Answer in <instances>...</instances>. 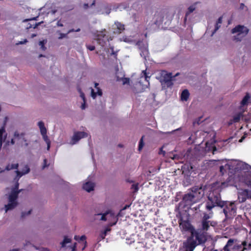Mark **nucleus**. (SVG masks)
<instances>
[{"mask_svg": "<svg viewBox=\"0 0 251 251\" xmlns=\"http://www.w3.org/2000/svg\"><path fill=\"white\" fill-rule=\"evenodd\" d=\"M177 212L176 217L178 219L180 228L182 231H188L191 234L187 242L184 243L185 251H193L197 246V241L199 244L202 243L200 238L201 235L195 231L191 224L189 221L190 216L187 210H181Z\"/></svg>", "mask_w": 251, "mask_h": 251, "instance_id": "nucleus-1", "label": "nucleus"}, {"mask_svg": "<svg viewBox=\"0 0 251 251\" xmlns=\"http://www.w3.org/2000/svg\"><path fill=\"white\" fill-rule=\"evenodd\" d=\"M203 190L201 187L195 186L193 187L190 193L183 196L178 207L176 208V211H179L185 208L189 209L191 205L199 201L203 197Z\"/></svg>", "mask_w": 251, "mask_h": 251, "instance_id": "nucleus-2", "label": "nucleus"}, {"mask_svg": "<svg viewBox=\"0 0 251 251\" xmlns=\"http://www.w3.org/2000/svg\"><path fill=\"white\" fill-rule=\"evenodd\" d=\"M208 199L209 201L205 203H202L196 208V210H199V211H202L203 208H205L207 211H212V209L216 206L221 207L224 203L225 201H221L220 194L217 191H214L209 193L208 196Z\"/></svg>", "mask_w": 251, "mask_h": 251, "instance_id": "nucleus-3", "label": "nucleus"}, {"mask_svg": "<svg viewBox=\"0 0 251 251\" xmlns=\"http://www.w3.org/2000/svg\"><path fill=\"white\" fill-rule=\"evenodd\" d=\"M221 207L223 208L225 220H231L236 216L237 213V202L236 201H225Z\"/></svg>", "mask_w": 251, "mask_h": 251, "instance_id": "nucleus-4", "label": "nucleus"}, {"mask_svg": "<svg viewBox=\"0 0 251 251\" xmlns=\"http://www.w3.org/2000/svg\"><path fill=\"white\" fill-rule=\"evenodd\" d=\"M156 78L161 83L162 88L166 89L173 85V75L172 73H168L165 70L160 71Z\"/></svg>", "mask_w": 251, "mask_h": 251, "instance_id": "nucleus-5", "label": "nucleus"}, {"mask_svg": "<svg viewBox=\"0 0 251 251\" xmlns=\"http://www.w3.org/2000/svg\"><path fill=\"white\" fill-rule=\"evenodd\" d=\"M231 32L232 33H238L237 35L234 36V40L240 41L243 37L248 34L249 29L244 25H238L232 29Z\"/></svg>", "mask_w": 251, "mask_h": 251, "instance_id": "nucleus-6", "label": "nucleus"}, {"mask_svg": "<svg viewBox=\"0 0 251 251\" xmlns=\"http://www.w3.org/2000/svg\"><path fill=\"white\" fill-rule=\"evenodd\" d=\"M208 212V213L203 212V216L201 220V229L203 231H207L210 226H214L215 225L214 222L208 220V219L211 218L213 216L212 211Z\"/></svg>", "mask_w": 251, "mask_h": 251, "instance_id": "nucleus-7", "label": "nucleus"}, {"mask_svg": "<svg viewBox=\"0 0 251 251\" xmlns=\"http://www.w3.org/2000/svg\"><path fill=\"white\" fill-rule=\"evenodd\" d=\"M101 217L100 218V220L105 221L107 219H111L113 220V222L112 223H110L109 225L110 226H113L116 224L118 221V218L117 216L115 215V213L110 210H108L103 214H98V215H101Z\"/></svg>", "mask_w": 251, "mask_h": 251, "instance_id": "nucleus-8", "label": "nucleus"}, {"mask_svg": "<svg viewBox=\"0 0 251 251\" xmlns=\"http://www.w3.org/2000/svg\"><path fill=\"white\" fill-rule=\"evenodd\" d=\"M237 241L234 239L230 238L227 242L226 245L223 248L224 251H232L234 250H240L242 249V243L238 245H234V243Z\"/></svg>", "mask_w": 251, "mask_h": 251, "instance_id": "nucleus-9", "label": "nucleus"}, {"mask_svg": "<svg viewBox=\"0 0 251 251\" xmlns=\"http://www.w3.org/2000/svg\"><path fill=\"white\" fill-rule=\"evenodd\" d=\"M105 32L106 31L104 29L103 31L98 32L96 35V40L98 43L102 47L105 46L107 41V37L106 36Z\"/></svg>", "mask_w": 251, "mask_h": 251, "instance_id": "nucleus-10", "label": "nucleus"}, {"mask_svg": "<svg viewBox=\"0 0 251 251\" xmlns=\"http://www.w3.org/2000/svg\"><path fill=\"white\" fill-rule=\"evenodd\" d=\"M87 136V133L84 131H77L75 132L72 138V144H75L79 140L83 138L86 137Z\"/></svg>", "mask_w": 251, "mask_h": 251, "instance_id": "nucleus-11", "label": "nucleus"}, {"mask_svg": "<svg viewBox=\"0 0 251 251\" xmlns=\"http://www.w3.org/2000/svg\"><path fill=\"white\" fill-rule=\"evenodd\" d=\"M30 171V169L27 165H25L24 169L22 172L16 170L15 173H16L17 175L14 178V180L16 181H18L20 177H21L23 175L28 174Z\"/></svg>", "mask_w": 251, "mask_h": 251, "instance_id": "nucleus-12", "label": "nucleus"}, {"mask_svg": "<svg viewBox=\"0 0 251 251\" xmlns=\"http://www.w3.org/2000/svg\"><path fill=\"white\" fill-rule=\"evenodd\" d=\"M22 191V189H20L19 191H11L8 197V202H18L17 200L18 195Z\"/></svg>", "mask_w": 251, "mask_h": 251, "instance_id": "nucleus-13", "label": "nucleus"}, {"mask_svg": "<svg viewBox=\"0 0 251 251\" xmlns=\"http://www.w3.org/2000/svg\"><path fill=\"white\" fill-rule=\"evenodd\" d=\"M115 25L116 26V28L115 29L114 31H113L114 33L120 34L125 30L124 25L121 24V23L117 22L115 23Z\"/></svg>", "mask_w": 251, "mask_h": 251, "instance_id": "nucleus-14", "label": "nucleus"}, {"mask_svg": "<svg viewBox=\"0 0 251 251\" xmlns=\"http://www.w3.org/2000/svg\"><path fill=\"white\" fill-rule=\"evenodd\" d=\"M98 83H95V87L97 90V92H95L94 89H92L91 90V95L94 99L96 98L97 95L101 96L102 95V90L99 87H98Z\"/></svg>", "mask_w": 251, "mask_h": 251, "instance_id": "nucleus-15", "label": "nucleus"}, {"mask_svg": "<svg viewBox=\"0 0 251 251\" xmlns=\"http://www.w3.org/2000/svg\"><path fill=\"white\" fill-rule=\"evenodd\" d=\"M95 184L94 183L88 181L83 185V189L88 192H90L94 190Z\"/></svg>", "mask_w": 251, "mask_h": 251, "instance_id": "nucleus-16", "label": "nucleus"}, {"mask_svg": "<svg viewBox=\"0 0 251 251\" xmlns=\"http://www.w3.org/2000/svg\"><path fill=\"white\" fill-rule=\"evenodd\" d=\"M195 9L196 6L195 4L192 5L188 8L184 19V22L185 23L186 22L187 19L189 18V15L192 13Z\"/></svg>", "mask_w": 251, "mask_h": 251, "instance_id": "nucleus-17", "label": "nucleus"}, {"mask_svg": "<svg viewBox=\"0 0 251 251\" xmlns=\"http://www.w3.org/2000/svg\"><path fill=\"white\" fill-rule=\"evenodd\" d=\"M243 116L242 112H239L236 114L232 120H231L228 123L229 125H231L233 123H238L239 122L241 117Z\"/></svg>", "mask_w": 251, "mask_h": 251, "instance_id": "nucleus-18", "label": "nucleus"}, {"mask_svg": "<svg viewBox=\"0 0 251 251\" xmlns=\"http://www.w3.org/2000/svg\"><path fill=\"white\" fill-rule=\"evenodd\" d=\"M18 203V202H9L7 204L5 205V212H7L8 210L15 208L17 206Z\"/></svg>", "mask_w": 251, "mask_h": 251, "instance_id": "nucleus-19", "label": "nucleus"}, {"mask_svg": "<svg viewBox=\"0 0 251 251\" xmlns=\"http://www.w3.org/2000/svg\"><path fill=\"white\" fill-rule=\"evenodd\" d=\"M7 134L6 132L5 127L3 126L0 128V140L4 141L7 137Z\"/></svg>", "mask_w": 251, "mask_h": 251, "instance_id": "nucleus-20", "label": "nucleus"}, {"mask_svg": "<svg viewBox=\"0 0 251 251\" xmlns=\"http://www.w3.org/2000/svg\"><path fill=\"white\" fill-rule=\"evenodd\" d=\"M190 93L187 89L183 90L181 94V100L183 101H187L189 97Z\"/></svg>", "mask_w": 251, "mask_h": 251, "instance_id": "nucleus-21", "label": "nucleus"}, {"mask_svg": "<svg viewBox=\"0 0 251 251\" xmlns=\"http://www.w3.org/2000/svg\"><path fill=\"white\" fill-rule=\"evenodd\" d=\"M245 183L251 187V172H248L244 178Z\"/></svg>", "mask_w": 251, "mask_h": 251, "instance_id": "nucleus-22", "label": "nucleus"}, {"mask_svg": "<svg viewBox=\"0 0 251 251\" xmlns=\"http://www.w3.org/2000/svg\"><path fill=\"white\" fill-rule=\"evenodd\" d=\"M149 50L148 47L140 50V55L145 59L146 60L147 57L149 56Z\"/></svg>", "mask_w": 251, "mask_h": 251, "instance_id": "nucleus-23", "label": "nucleus"}, {"mask_svg": "<svg viewBox=\"0 0 251 251\" xmlns=\"http://www.w3.org/2000/svg\"><path fill=\"white\" fill-rule=\"evenodd\" d=\"M243 245V248L241 251H245L246 250H251V243H249L248 245L246 241H244L242 242Z\"/></svg>", "mask_w": 251, "mask_h": 251, "instance_id": "nucleus-24", "label": "nucleus"}, {"mask_svg": "<svg viewBox=\"0 0 251 251\" xmlns=\"http://www.w3.org/2000/svg\"><path fill=\"white\" fill-rule=\"evenodd\" d=\"M19 167V164L16 163V164H8L6 165L5 167V170L7 171H10L12 169H18Z\"/></svg>", "mask_w": 251, "mask_h": 251, "instance_id": "nucleus-25", "label": "nucleus"}, {"mask_svg": "<svg viewBox=\"0 0 251 251\" xmlns=\"http://www.w3.org/2000/svg\"><path fill=\"white\" fill-rule=\"evenodd\" d=\"M250 97L249 94H247L243 98V100L241 102V105L244 106L248 103Z\"/></svg>", "mask_w": 251, "mask_h": 251, "instance_id": "nucleus-26", "label": "nucleus"}, {"mask_svg": "<svg viewBox=\"0 0 251 251\" xmlns=\"http://www.w3.org/2000/svg\"><path fill=\"white\" fill-rule=\"evenodd\" d=\"M136 45L138 46L140 50L148 47L147 45L145 44L143 41L139 40L137 41Z\"/></svg>", "mask_w": 251, "mask_h": 251, "instance_id": "nucleus-27", "label": "nucleus"}, {"mask_svg": "<svg viewBox=\"0 0 251 251\" xmlns=\"http://www.w3.org/2000/svg\"><path fill=\"white\" fill-rule=\"evenodd\" d=\"M25 135V132H22L20 133L17 130L15 131L14 133V137L15 138H22V137H24Z\"/></svg>", "mask_w": 251, "mask_h": 251, "instance_id": "nucleus-28", "label": "nucleus"}, {"mask_svg": "<svg viewBox=\"0 0 251 251\" xmlns=\"http://www.w3.org/2000/svg\"><path fill=\"white\" fill-rule=\"evenodd\" d=\"M40 23H33V24H31L30 23H29L27 24V25H26V28L27 29H30L31 28H36L39 25H40Z\"/></svg>", "mask_w": 251, "mask_h": 251, "instance_id": "nucleus-29", "label": "nucleus"}, {"mask_svg": "<svg viewBox=\"0 0 251 251\" xmlns=\"http://www.w3.org/2000/svg\"><path fill=\"white\" fill-rule=\"evenodd\" d=\"M86 239V237L85 235H82L81 236H79L77 235H75L74 237V239L76 241H77L78 242L79 241H85V243H86V241H85Z\"/></svg>", "mask_w": 251, "mask_h": 251, "instance_id": "nucleus-30", "label": "nucleus"}, {"mask_svg": "<svg viewBox=\"0 0 251 251\" xmlns=\"http://www.w3.org/2000/svg\"><path fill=\"white\" fill-rule=\"evenodd\" d=\"M241 195L244 196V197L242 198V202L245 201L247 198H249V191L247 190H245L243 191Z\"/></svg>", "mask_w": 251, "mask_h": 251, "instance_id": "nucleus-31", "label": "nucleus"}, {"mask_svg": "<svg viewBox=\"0 0 251 251\" xmlns=\"http://www.w3.org/2000/svg\"><path fill=\"white\" fill-rule=\"evenodd\" d=\"M71 242V239L70 238H68L67 237L65 236L64 238L63 241L61 243L62 247L64 248L66 246V244L67 243H69Z\"/></svg>", "mask_w": 251, "mask_h": 251, "instance_id": "nucleus-32", "label": "nucleus"}, {"mask_svg": "<svg viewBox=\"0 0 251 251\" xmlns=\"http://www.w3.org/2000/svg\"><path fill=\"white\" fill-rule=\"evenodd\" d=\"M144 137V136H142L140 140L139 143L138 150L139 151H140L142 149V148L144 145V141H143Z\"/></svg>", "mask_w": 251, "mask_h": 251, "instance_id": "nucleus-33", "label": "nucleus"}, {"mask_svg": "<svg viewBox=\"0 0 251 251\" xmlns=\"http://www.w3.org/2000/svg\"><path fill=\"white\" fill-rule=\"evenodd\" d=\"M15 143L14 139L12 138L10 141H6L5 144L7 146L13 145Z\"/></svg>", "mask_w": 251, "mask_h": 251, "instance_id": "nucleus-34", "label": "nucleus"}, {"mask_svg": "<svg viewBox=\"0 0 251 251\" xmlns=\"http://www.w3.org/2000/svg\"><path fill=\"white\" fill-rule=\"evenodd\" d=\"M19 183L18 181H16L15 184L14 185V187L12 189L11 191H19Z\"/></svg>", "mask_w": 251, "mask_h": 251, "instance_id": "nucleus-35", "label": "nucleus"}, {"mask_svg": "<svg viewBox=\"0 0 251 251\" xmlns=\"http://www.w3.org/2000/svg\"><path fill=\"white\" fill-rule=\"evenodd\" d=\"M123 80V84L125 85L126 84H129V78L127 77H124L122 78Z\"/></svg>", "mask_w": 251, "mask_h": 251, "instance_id": "nucleus-36", "label": "nucleus"}, {"mask_svg": "<svg viewBox=\"0 0 251 251\" xmlns=\"http://www.w3.org/2000/svg\"><path fill=\"white\" fill-rule=\"evenodd\" d=\"M131 188L134 189V191L135 192H137L138 189H139L138 184H132V186H131Z\"/></svg>", "mask_w": 251, "mask_h": 251, "instance_id": "nucleus-37", "label": "nucleus"}, {"mask_svg": "<svg viewBox=\"0 0 251 251\" xmlns=\"http://www.w3.org/2000/svg\"><path fill=\"white\" fill-rule=\"evenodd\" d=\"M142 73L145 75V80L149 82L150 76H148L146 71H143Z\"/></svg>", "mask_w": 251, "mask_h": 251, "instance_id": "nucleus-38", "label": "nucleus"}, {"mask_svg": "<svg viewBox=\"0 0 251 251\" xmlns=\"http://www.w3.org/2000/svg\"><path fill=\"white\" fill-rule=\"evenodd\" d=\"M42 136L44 140L46 142V143L50 142V140L48 138L47 134L43 135Z\"/></svg>", "mask_w": 251, "mask_h": 251, "instance_id": "nucleus-39", "label": "nucleus"}, {"mask_svg": "<svg viewBox=\"0 0 251 251\" xmlns=\"http://www.w3.org/2000/svg\"><path fill=\"white\" fill-rule=\"evenodd\" d=\"M31 210H30L27 212H22L21 215L22 218H24L26 215H30L31 213Z\"/></svg>", "mask_w": 251, "mask_h": 251, "instance_id": "nucleus-40", "label": "nucleus"}, {"mask_svg": "<svg viewBox=\"0 0 251 251\" xmlns=\"http://www.w3.org/2000/svg\"><path fill=\"white\" fill-rule=\"evenodd\" d=\"M80 31V29L79 28H77L76 29H75L74 28L70 29L67 34H69L73 32H79Z\"/></svg>", "mask_w": 251, "mask_h": 251, "instance_id": "nucleus-41", "label": "nucleus"}, {"mask_svg": "<svg viewBox=\"0 0 251 251\" xmlns=\"http://www.w3.org/2000/svg\"><path fill=\"white\" fill-rule=\"evenodd\" d=\"M40 130L41 134L42 136L47 134V129L45 127Z\"/></svg>", "mask_w": 251, "mask_h": 251, "instance_id": "nucleus-42", "label": "nucleus"}, {"mask_svg": "<svg viewBox=\"0 0 251 251\" xmlns=\"http://www.w3.org/2000/svg\"><path fill=\"white\" fill-rule=\"evenodd\" d=\"M38 125L39 126V127L40 128V129L45 127V125H44V122H43L42 121H40L38 122Z\"/></svg>", "mask_w": 251, "mask_h": 251, "instance_id": "nucleus-43", "label": "nucleus"}, {"mask_svg": "<svg viewBox=\"0 0 251 251\" xmlns=\"http://www.w3.org/2000/svg\"><path fill=\"white\" fill-rule=\"evenodd\" d=\"M44 41H41L39 42V45L41 46V48L43 50H45L46 48L44 46Z\"/></svg>", "mask_w": 251, "mask_h": 251, "instance_id": "nucleus-44", "label": "nucleus"}, {"mask_svg": "<svg viewBox=\"0 0 251 251\" xmlns=\"http://www.w3.org/2000/svg\"><path fill=\"white\" fill-rule=\"evenodd\" d=\"M144 244L143 242H137L136 244V249H137L138 247H144Z\"/></svg>", "mask_w": 251, "mask_h": 251, "instance_id": "nucleus-45", "label": "nucleus"}, {"mask_svg": "<svg viewBox=\"0 0 251 251\" xmlns=\"http://www.w3.org/2000/svg\"><path fill=\"white\" fill-rule=\"evenodd\" d=\"M86 48L90 50H94L95 49V47L93 45H86Z\"/></svg>", "mask_w": 251, "mask_h": 251, "instance_id": "nucleus-46", "label": "nucleus"}, {"mask_svg": "<svg viewBox=\"0 0 251 251\" xmlns=\"http://www.w3.org/2000/svg\"><path fill=\"white\" fill-rule=\"evenodd\" d=\"M47 162H48V160L47 159H44V164L43 165V169H45L46 167H47L49 166V164H47Z\"/></svg>", "mask_w": 251, "mask_h": 251, "instance_id": "nucleus-47", "label": "nucleus"}, {"mask_svg": "<svg viewBox=\"0 0 251 251\" xmlns=\"http://www.w3.org/2000/svg\"><path fill=\"white\" fill-rule=\"evenodd\" d=\"M68 34H64V33H60L59 34V36L58 37V39H61L63 38H65L66 37L67 35Z\"/></svg>", "mask_w": 251, "mask_h": 251, "instance_id": "nucleus-48", "label": "nucleus"}, {"mask_svg": "<svg viewBox=\"0 0 251 251\" xmlns=\"http://www.w3.org/2000/svg\"><path fill=\"white\" fill-rule=\"evenodd\" d=\"M220 25L219 24H218L217 23H216L215 27V29L213 32V34H214L220 28V25Z\"/></svg>", "mask_w": 251, "mask_h": 251, "instance_id": "nucleus-49", "label": "nucleus"}, {"mask_svg": "<svg viewBox=\"0 0 251 251\" xmlns=\"http://www.w3.org/2000/svg\"><path fill=\"white\" fill-rule=\"evenodd\" d=\"M27 42V39H25L24 40V41H20L18 43H16V45H21V44H24Z\"/></svg>", "mask_w": 251, "mask_h": 251, "instance_id": "nucleus-50", "label": "nucleus"}, {"mask_svg": "<svg viewBox=\"0 0 251 251\" xmlns=\"http://www.w3.org/2000/svg\"><path fill=\"white\" fill-rule=\"evenodd\" d=\"M76 243H75L71 247L72 250V251H75V250H76Z\"/></svg>", "mask_w": 251, "mask_h": 251, "instance_id": "nucleus-51", "label": "nucleus"}, {"mask_svg": "<svg viewBox=\"0 0 251 251\" xmlns=\"http://www.w3.org/2000/svg\"><path fill=\"white\" fill-rule=\"evenodd\" d=\"M222 20H223V17H222V16L218 18V20H217V23L218 24H222Z\"/></svg>", "mask_w": 251, "mask_h": 251, "instance_id": "nucleus-52", "label": "nucleus"}, {"mask_svg": "<svg viewBox=\"0 0 251 251\" xmlns=\"http://www.w3.org/2000/svg\"><path fill=\"white\" fill-rule=\"evenodd\" d=\"M106 235V231H104L103 232H102L100 234V237L102 238H104Z\"/></svg>", "mask_w": 251, "mask_h": 251, "instance_id": "nucleus-53", "label": "nucleus"}, {"mask_svg": "<svg viewBox=\"0 0 251 251\" xmlns=\"http://www.w3.org/2000/svg\"><path fill=\"white\" fill-rule=\"evenodd\" d=\"M56 24L58 26H60V27L63 26V24L61 22L60 20L58 21Z\"/></svg>", "mask_w": 251, "mask_h": 251, "instance_id": "nucleus-54", "label": "nucleus"}, {"mask_svg": "<svg viewBox=\"0 0 251 251\" xmlns=\"http://www.w3.org/2000/svg\"><path fill=\"white\" fill-rule=\"evenodd\" d=\"M80 97L83 100V101L86 100L84 94L82 92L80 93Z\"/></svg>", "mask_w": 251, "mask_h": 251, "instance_id": "nucleus-55", "label": "nucleus"}, {"mask_svg": "<svg viewBox=\"0 0 251 251\" xmlns=\"http://www.w3.org/2000/svg\"><path fill=\"white\" fill-rule=\"evenodd\" d=\"M85 104H86V100L83 101V103L81 106V108L82 109H84L85 108Z\"/></svg>", "mask_w": 251, "mask_h": 251, "instance_id": "nucleus-56", "label": "nucleus"}, {"mask_svg": "<svg viewBox=\"0 0 251 251\" xmlns=\"http://www.w3.org/2000/svg\"><path fill=\"white\" fill-rule=\"evenodd\" d=\"M165 151H163L162 148L160 149V151H159V154H162L163 155H165Z\"/></svg>", "mask_w": 251, "mask_h": 251, "instance_id": "nucleus-57", "label": "nucleus"}, {"mask_svg": "<svg viewBox=\"0 0 251 251\" xmlns=\"http://www.w3.org/2000/svg\"><path fill=\"white\" fill-rule=\"evenodd\" d=\"M159 132L161 134H171L172 131H167V132H162V131H159Z\"/></svg>", "mask_w": 251, "mask_h": 251, "instance_id": "nucleus-58", "label": "nucleus"}, {"mask_svg": "<svg viewBox=\"0 0 251 251\" xmlns=\"http://www.w3.org/2000/svg\"><path fill=\"white\" fill-rule=\"evenodd\" d=\"M22 138L23 141L25 142V146H28V143H26L27 140L25 139V136L24 137H22Z\"/></svg>", "mask_w": 251, "mask_h": 251, "instance_id": "nucleus-59", "label": "nucleus"}, {"mask_svg": "<svg viewBox=\"0 0 251 251\" xmlns=\"http://www.w3.org/2000/svg\"><path fill=\"white\" fill-rule=\"evenodd\" d=\"M47 150L48 151H49L50 149V143H47Z\"/></svg>", "mask_w": 251, "mask_h": 251, "instance_id": "nucleus-60", "label": "nucleus"}, {"mask_svg": "<svg viewBox=\"0 0 251 251\" xmlns=\"http://www.w3.org/2000/svg\"><path fill=\"white\" fill-rule=\"evenodd\" d=\"M185 168V165H182L181 166V171L182 172V174L184 173V169Z\"/></svg>", "mask_w": 251, "mask_h": 251, "instance_id": "nucleus-61", "label": "nucleus"}, {"mask_svg": "<svg viewBox=\"0 0 251 251\" xmlns=\"http://www.w3.org/2000/svg\"><path fill=\"white\" fill-rule=\"evenodd\" d=\"M224 169V166H220V172H221V173H223V170Z\"/></svg>", "mask_w": 251, "mask_h": 251, "instance_id": "nucleus-62", "label": "nucleus"}, {"mask_svg": "<svg viewBox=\"0 0 251 251\" xmlns=\"http://www.w3.org/2000/svg\"><path fill=\"white\" fill-rule=\"evenodd\" d=\"M89 7V5H88V3H85L84 4V8L85 9H87L88 7Z\"/></svg>", "mask_w": 251, "mask_h": 251, "instance_id": "nucleus-63", "label": "nucleus"}, {"mask_svg": "<svg viewBox=\"0 0 251 251\" xmlns=\"http://www.w3.org/2000/svg\"><path fill=\"white\" fill-rule=\"evenodd\" d=\"M19 251V249H13L12 250H10V251Z\"/></svg>", "mask_w": 251, "mask_h": 251, "instance_id": "nucleus-64", "label": "nucleus"}]
</instances>
